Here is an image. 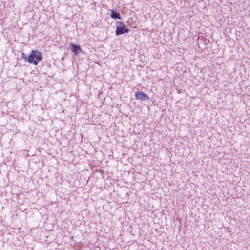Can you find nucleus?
<instances>
[{
  "label": "nucleus",
  "instance_id": "423d86ee",
  "mask_svg": "<svg viewBox=\"0 0 250 250\" xmlns=\"http://www.w3.org/2000/svg\"><path fill=\"white\" fill-rule=\"evenodd\" d=\"M22 55H23V57H22V58H23V57H26V56H25V54H24V53H22Z\"/></svg>",
  "mask_w": 250,
  "mask_h": 250
},
{
  "label": "nucleus",
  "instance_id": "7ed1b4c3",
  "mask_svg": "<svg viewBox=\"0 0 250 250\" xmlns=\"http://www.w3.org/2000/svg\"><path fill=\"white\" fill-rule=\"evenodd\" d=\"M135 95L137 100L145 101L149 99L148 96L142 91L136 92Z\"/></svg>",
  "mask_w": 250,
  "mask_h": 250
},
{
  "label": "nucleus",
  "instance_id": "f257e3e1",
  "mask_svg": "<svg viewBox=\"0 0 250 250\" xmlns=\"http://www.w3.org/2000/svg\"><path fill=\"white\" fill-rule=\"evenodd\" d=\"M23 58L27 60L28 63L37 65L42 58V54L38 50H32L28 57H23Z\"/></svg>",
  "mask_w": 250,
  "mask_h": 250
},
{
  "label": "nucleus",
  "instance_id": "20e7f679",
  "mask_svg": "<svg viewBox=\"0 0 250 250\" xmlns=\"http://www.w3.org/2000/svg\"><path fill=\"white\" fill-rule=\"evenodd\" d=\"M71 46V50L75 55H77L79 52H82V50L79 45L75 44L72 43H70Z\"/></svg>",
  "mask_w": 250,
  "mask_h": 250
},
{
  "label": "nucleus",
  "instance_id": "39448f33",
  "mask_svg": "<svg viewBox=\"0 0 250 250\" xmlns=\"http://www.w3.org/2000/svg\"><path fill=\"white\" fill-rule=\"evenodd\" d=\"M110 16L114 19H121L120 13L118 12L115 11L114 10L111 11Z\"/></svg>",
  "mask_w": 250,
  "mask_h": 250
},
{
  "label": "nucleus",
  "instance_id": "f03ea898",
  "mask_svg": "<svg viewBox=\"0 0 250 250\" xmlns=\"http://www.w3.org/2000/svg\"><path fill=\"white\" fill-rule=\"evenodd\" d=\"M129 30L127 28L124 23L121 21L116 22V30L115 31L116 35H120L129 32Z\"/></svg>",
  "mask_w": 250,
  "mask_h": 250
}]
</instances>
